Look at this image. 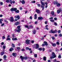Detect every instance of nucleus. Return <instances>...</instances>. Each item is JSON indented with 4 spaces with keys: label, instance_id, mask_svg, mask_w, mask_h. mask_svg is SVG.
Here are the masks:
<instances>
[{
    "label": "nucleus",
    "instance_id": "obj_38",
    "mask_svg": "<svg viewBox=\"0 0 62 62\" xmlns=\"http://www.w3.org/2000/svg\"><path fill=\"white\" fill-rule=\"evenodd\" d=\"M57 1H55L54 2V4H57Z\"/></svg>",
    "mask_w": 62,
    "mask_h": 62
},
{
    "label": "nucleus",
    "instance_id": "obj_14",
    "mask_svg": "<svg viewBox=\"0 0 62 62\" xmlns=\"http://www.w3.org/2000/svg\"><path fill=\"white\" fill-rule=\"evenodd\" d=\"M41 3L43 6H45V5L44 3H43V2L41 1Z\"/></svg>",
    "mask_w": 62,
    "mask_h": 62
},
{
    "label": "nucleus",
    "instance_id": "obj_61",
    "mask_svg": "<svg viewBox=\"0 0 62 62\" xmlns=\"http://www.w3.org/2000/svg\"><path fill=\"white\" fill-rule=\"evenodd\" d=\"M4 44V42H2V43H1V45H3Z\"/></svg>",
    "mask_w": 62,
    "mask_h": 62
},
{
    "label": "nucleus",
    "instance_id": "obj_60",
    "mask_svg": "<svg viewBox=\"0 0 62 62\" xmlns=\"http://www.w3.org/2000/svg\"><path fill=\"white\" fill-rule=\"evenodd\" d=\"M34 43V41L33 40H32L31 41V43Z\"/></svg>",
    "mask_w": 62,
    "mask_h": 62
},
{
    "label": "nucleus",
    "instance_id": "obj_47",
    "mask_svg": "<svg viewBox=\"0 0 62 62\" xmlns=\"http://www.w3.org/2000/svg\"><path fill=\"white\" fill-rule=\"evenodd\" d=\"M3 48L4 49H6V46H3Z\"/></svg>",
    "mask_w": 62,
    "mask_h": 62
},
{
    "label": "nucleus",
    "instance_id": "obj_11",
    "mask_svg": "<svg viewBox=\"0 0 62 62\" xmlns=\"http://www.w3.org/2000/svg\"><path fill=\"white\" fill-rule=\"evenodd\" d=\"M20 24V23L19 22H17L16 23H15V25H18V24Z\"/></svg>",
    "mask_w": 62,
    "mask_h": 62
},
{
    "label": "nucleus",
    "instance_id": "obj_29",
    "mask_svg": "<svg viewBox=\"0 0 62 62\" xmlns=\"http://www.w3.org/2000/svg\"><path fill=\"white\" fill-rule=\"evenodd\" d=\"M16 55V53H13L12 54V55L13 56H15Z\"/></svg>",
    "mask_w": 62,
    "mask_h": 62
},
{
    "label": "nucleus",
    "instance_id": "obj_5",
    "mask_svg": "<svg viewBox=\"0 0 62 62\" xmlns=\"http://www.w3.org/2000/svg\"><path fill=\"white\" fill-rule=\"evenodd\" d=\"M9 21L11 22H13L14 21V19H13V17L12 16L10 17V19L9 20Z\"/></svg>",
    "mask_w": 62,
    "mask_h": 62
},
{
    "label": "nucleus",
    "instance_id": "obj_54",
    "mask_svg": "<svg viewBox=\"0 0 62 62\" xmlns=\"http://www.w3.org/2000/svg\"><path fill=\"white\" fill-rule=\"evenodd\" d=\"M37 54H35L34 55V56L35 57H37Z\"/></svg>",
    "mask_w": 62,
    "mask_h": 62
},
{
    "label": "nucleus",
    "instance_id": "obj_25",
    "mask_svg": "<svg viewBox=\"0 0 62 62\" xmlns=\"http://www.w3.org/2000/svg\"><path fill=\"white\" fill-rule=\"evenodd\" d=\"M41 7L42 8V10H44V6H43V5H41Z\"/></svg>",
    "mask_w": 62,
    "mask_h": 62
},
{
    "label": "nucleus",
    "instance_id": "obj_30",
    "mask_svg": "<svg viewBox=\"0 0 62 62\" xmlns=\"http://www.w3.org/2000/svg\"><path fill=\"white\" fill-rule=\"evenodd\" d=\"M10 10L11 11H14V8H11L10 9Z\"/></svg>",
    "mask_w": 62,
    "mask_h": 62
},
{
    "label": "nucleus",
    "instance_id": "obj_45",
    "mask_svg": "<svg viewBox=\"0 0 62 62\" xmlns=\"http://www.w3.org/2000/svg\"><path fill=\"white\" fill-rule=\"evenodd\" d=\"M56 44H57V45H59V42H57L56 43Z\"/></svg>",
    "mask_w": 62,
    "mask_h": 62
},
{
    "label": "nucleus",
    "instance_id": "obj_46",
    "mask_svg": "<svg viewBox=\"0 0 62 62\" xmlns=\"http://www.w3.org/2000/svg\"><path fill=\"white\" fill-rule=\"evenodd\" d=\"M0 4L1 5H2L3 4V3L2 2H0Z\"/></svg>",
    "mask_w": 62,
    "mask_h": 62
},
{
    "label": "nucleus",
    "instance_id": "obj_26",
    "mask_svg": "<svg viewBox=\"0 0 62 62\" xmlns=\"http://www.w3.org/2000/svg\"><path fill=\"white\" fill-rule=\"evenodd\" d=\"M33 34H36V30H34L33 31Z\"/></svg>",
    "mask_w": 62,
    "mask_h": 62
},
{
    "label": "nucleus",
    "instance_id": "obj_19",
    "mask_svg": "<svg viewBox=\"0 0 62 62\" xmlns=\"http://www.w3.org/2000/svg\"><path fill=\"white\" fill-rule=\"evenodd\" d=\"M4 60H6V58H7V56L6 55H4Z\"/></svg>",
    "mask_w": 62,
    "mask_h": 62
},
{
    "label": "nucleus",
    "instance_id": "obj_21",
    "mask_svg": "<svg viewBox=\"0 0 62 62\" xmlns=\"http://www.w3.org/2000/svg\"><path fill=\"white\" fill-rule=\"evenodd\" d=\"M13 50H14V49H13V48L12 47L9 49V51L10 52H12V51H13Z\"/></svg>",
    "mask_w": 62,
    "mask_h": 62
},
{
    "label": "nucleus",
    "instance_id": "obj_43",
    "mask_svg": "<svg viewBox=\"0 0 62 62\" xmlns=\"http://www.w3.org/2000/svg\"><path fill=\"white\" fill-rule=\"evenodd\" d=\"M2 38L3 39H5V36H2Z\"/></svg>",
    "mask_w": 62,
    "mask_h": 62
},
{
    "label": "nucleus",
    "instance_id": "obj_41",
    "mask_svg": "<svg viewBox=\"0 0 62 62\" xmlns=\"http://www.w3.org/2000/svg\"><path fill=\"white\" fill-rule=\"evenodd\" d=\"M58 58L60 59L61 58V56L59 55L58 56Z\"/></svg>",
    "mask_w": 62,
    "mask_h": 62
},
{
    "label": "nucleus",
    "instance_id": "obj_32",
    "mask_svg": "<svg viewBox=\"0 0 62 62\" xmlns=\"http://www.w3.org/2000/svg\"><path fill=\"white\" fill-rule=\"evenodd\" d=\"M2 21H3V20L1 19H0V23L2 24Z\"/></svg>",
    "mask_w": 62,
    "mask_h": 62
},
{
    "label": "nucleus",
    "instance_id": "obj_27",
    "mask_svg": "<svg viewBox=\"0 0 62 62\" xmlns=\"http://www.w3.org/2000/svg\"><path fill=\"white\" fill-rule=\"evenodd\" d=\"M4 54V52H2L1 53V55H3Z\"/></svg>",
    "mask_w": 62,
    "mask_h": 62
},
{
    "label": "nucleus",
    "instance_id": "obj_22",
    "mask_svg": "<svg viewBox=\"0 0 62 62\" xmlns=\"http://www.w3.org/2000/svg\"><path fill=\"white\" fill-rule=\"evenodd\" d=\"M38 49L39 51H42V48H38Z\"/></svg>",
    "mask_w": 62,
    "mask_h": 62
},
{
    "label": "nucleus",
    "instance_id": "obj_62",
    "mask_svg": "<svg viewBox=\"0 0 62 62\" xmlns=\"http://www.w3.org/2000/svg\"><path fill=\"white\" fill-rule=\"evenodd\" d=\"M45 45L44 44H43L42 45V46H43H43H45Z\"/></svg>",
    "mask_w": 62,
    "mask_h": 62
},
{
    "label": "nucleus",
    "instance_id": "obj_1",
    "mask_svg": "<svg viewBox=\"0 0 62 62\" xmlns=\"http://www.w3.org/2000/svg\"><path fill=\"white\" fill-rule=\"evenodd\" d=\"M20 58H21L22 61H23V59H24V60H27V59L28 58V57H23V56H21L20 57Z\"/></svg>",
    "mask_w": 62,
    "mask_h": 62
},
{
    "label": "nucleus",
    "instance_id": "obj_55",
    "mask_svg": "<svg viewBox=\"0 0 62 62\" xmlns=\"http://www.w3.org/2000/svg\"><path fill=\"white\" fill-rule=\"evenodd\" d=\"M46 29L47 30H49V29L47 27H46Z\"/></svg>",
    "mask_w": 62,
    "mask_h": 62
},
{
    "label": "nucleus",
    "instance_id": "obj_34",
    "mask_svg": "<svg viewBox=\"0 0 62 62\" xmlns=\"http://www.w3.org/2000/svg\"><path fill=\"white\" fill-rule=\"evenodd\" d=\"M7 40H10V38H8L6 39Z\"/></svg>",
    "mask_w": 62,
    "mask_h": 62
},
{
    "label": "nucleus",
    "instance_id": "obj_42",
    "mask_svg": "<svg viewBox=\"0 0 62 62\" xmlns=\"http://www.w3.org/2000/svg\"><path fill=\"white\" fill-rule=\"evenodd\" d=\"M16 13H19V11L18 10H17V11H16Z\"/></svg>",
    "mask_w": 62,
    "mask_h": 62
},
{
    "label": "nucleus",
    "instance_id": "obj_37",
    "mask_svg": "<svg viewBox=\"0 0 62 62\" xmlns=\"http://www.w3.org/2000/svg\"><path fill=\"white\" fill-rule=\"evenodd\" d=\"M17 8H14V11H16V10H17Z\"/></svg>",
    "mask_w": 62,
    "mask_h": 62
},
{
    "label": "nucleus",
    "instance_id": "obj_15",
    "mask_svg": "<svg viewBox=\"0 0 62 62\" xmlns=\"http://www.w3.org/2000/svg\"><path fill=\"white\" fill-rule=\"evenodd\" d=\"M36 47L35 48V49H37V48H38L39 47V45L38 44H36Z\"/></svg>",
    "mask_w": 62,
    "mask_h": 62
},
{
    "label": "nucleus",
    "instance_id": "obj_39",
    "mask_svg": "<svg viewBox=\"0 0 62 62\" xmlns=\"http://www.w3.org/2000/svg\"><path fill=\"white\" fill-rule=\"evenodd\" d=\"M53 61L54 62H57V61H56V59L53 60Z\"/></svg>",
    "mask_w": 62,
    "mask_h": 62
},
{
    "label": "nucleus",
    "instance_id": "obj_40",
    "mask_svg": "<svg viewBox=\"0 0 62 62\" xmlns=\"http://www.w3.org/2000/svg\"><path fill=\"white\" fill-rule=\"evenodd\" d=\"M54 25H55V26H56L57 25V23H55V22H54Z\"/></svg>",
    "mask_w": 62,
    "mask_h": 62
},
{
    "label": "nucleus",
    "instance_id": "obj_8",
    "mask_svg": "<svg viewBox=\"0 0 62 62\" xmlns=\"http://www.w3.org/2000/svg\"><path fill=\"white\" fill-rule=\"evenodd\" d=\"M14 18H17L18 19H20V17L19 16V15L15 16H14Z\"/></svg>",
    "mask_w": 62,
    "mask_h": 62
},
{
    "label": "nucleus",
    "instance_id": "obj_6",
    "mask_svg": "<svg viewBox=\"0 0 62 62\" xmlns=\"http://www.w3.org/2000/svg\"><path fill=\"white\" fill-rule=\"evenodd\" d=\"M62 11V10L61 9H59V10H57V13H58V14H59L60 12H61Z\"/></svg>",
    "mask_w": 62,
    "mask_h": 62
},
{
    "label": "nucleus",
    "instance_id": "obj_18",
    "mask_svg": "<svg viewBox=\"0 0 62 62\" xmlns=\"http://www.w3.org/2000/svg\"><path fill=\"white\" fill-rule=\"evenodd\" d=\"M42 19H43V18L42 17H38V20H42Z\"/></svg>",
    "mask_w": 62,
    "mask_h": 62
},
{
    "label": "nucleus",
    "instance_id": "obj_28",
    "mask_svg": "<svg viewBox=\"0 0 62 62\" xmlns=\"http://www.w3.org/2000/svg\"><path fill=\"white\" fill-rule=\"evenodd\" d=\"M12 46L13 48H15V45L14 44H12Z\"/></svg>",
    "mask_w": 62,
    "mask_h": 62
},
{
    "label": "nucleus",
    "instance_id": "obj_24",
    "mask_svg": "<svg viewBox=\"0 0 62 62\" xmlns=\"http://www.w3.org/2000/svg\"><path fill=\"white\" fill-rule=\"evenodd\" d=\"M51 14L52 15H54V12L52 11L51 12Z\"/></svg>",
    "mask_w": 62,
    "mask_h": 62
},
{
    "label": "nucleus",
    "instance_id": "obj_35",
    "mask_svg": "<svg viewBox=\"0 0 62 62\" xmlns=\"http://www.w3.org/2000/svg\"><path fill=\"white\" fill-rule=\"evenodd\" d=\"M50 21L51 22H54V20L53 19H51L50 20Z\"/></svg>",
    "mask_w": 62,
    "mask_h": 62
},
{
    "label": "nucleus",
    "instance_id": "obj_58",
    "mask_svg": "<svg viewBox=\"0 0 62 62\" xmlns=\"http://www.w3.org/2000/svg\"><path fill=\"white\" fill-rule=\"evenodd\" d=\"M26 50H28L29 49V47H26Z\"/></svg>",
    "mask_w": 62,
    "mask_h": 62
},
{
    "label": "nucleus",
    "instance_id": "obj_31",
    "mask_svg": "<svg viewBox=\"0 0 62 62\" xmlns=\"http://www.w3.org/2000/svg\"><path fill=\"white\" fill-rule=\"evenodd\" d=\"M25 27H26V28H27L28 29H29V27H28V26L27 25H25Z\"/></svg>",
    "mask_w": 62,
    "mask_h": 62
},
{
    "label": "nucleus",
    "instance_id": "obj_16",
    "mask_svg": "<svg viewBox=\"0 0 62 62\" xmlns=\"http://www.w3.org/2000/svg\"><path fill=\"white\" fill-rule=\"evenodd\" d=\"M44 43L45 45H48V44H47V42L46 41H44Z\"/></svg>",
    "mask_w": 62,
    "mask_h": 62
},
{
    "label": "nucleus",
    "instance_id": "obj_48",
    "mask_svg": "<svg viewBox=\"0 0 62 62\" xmlns=\"http://www.w3.org/2000/svg\"><path fill=\"white\" fill-rule=\"evenodd\" d=\"M12 3H13V4H14L15 3V1L13 0L12 1Z\"/></svg>",
    "mask_w": 62,
    "mask_h": 62
},
{
    "label": "nucleus",
    "instance_id": "obj_64",
    "mask_svg": "<svg viewBox=\"0 0 62 62\" xmlns=\"http://www.w3.org/2000/svg\"><path fill=\"white\" fill-rule=\"evenodd\" d=\"M60 32H61V31H60L59 30V31H58V33H60Z\"/></svg>",
    "mask_w": 62,
    "mask_h": 62
},
{
    "label": "nucleus",
    "instance_id": "obj_33",
    "mask_svg": "<svg viewBox=\"0 0 62 62\" xmlns=\"http://www.w3.org/2000/svg\"><path fill=\"white\" fill-rule=\"evenodd\" d=\"M36 2V1H32L31 2V3H35Z\"/></svg>",
    "mask_w": 62,
    "mask_h": 62
},
{
    "label": "nucleus",
    "instance_id": "obj_2",
    "mask_svg": "<svg viewBox=\"0 0 62 62\" xmlns=\"http://www.w3.org/2000/svg\"><path fill=\"white\" fill-rule=\"evenodd\" d=\"M21 26H18L17 27V28L18 29H17L16 30V31L17 32H18V33H19L20 32V31H21Z\"/></svg>",
    "mask_w": 62,
    "mask_h": 62
},
{
    "label": "nucleus",
    "instance_id": "obj_20",
    "mask_svg": "<svg viewBox=\"0 0 62 62\" xmlns=\"http://www.w3.org/2000/svg\"><path fill=\"white\" fill-rule=\"evenodd\" d=\"M45 4L46 5L45 7L46 8H47V7H48V6L47 4H48V3L47 2H45Z\"/></svg>",
    "mask_w": 62,
    "mask_h": 62
},
{
    "label": "nucleus",
    "instance_id": "obj_53",
    "mask_svg": "<svg viewBox=\"0 0 62 62\" xmlns=\"http://www.w3.org/2000/svg\"><path fill=\"white\" fill-rule=\"evenodd\" d=\"M43 49V50H42V51L43 52H44V51H45V48H42Z\"/></svg>",
    "mask_w": 62,
    "mask_h": 62
},
{
    "label": "nucleus",
    "instance_id": "obj_10",
    "mask_svg": "<svg viewBox=\"0 0 62 62\" xmlns=\"http://www.w3.org/2000/svg\"><path fill=\"white\" fill-rule=\"evenodd\" d=\"M56 55H53L52 57H50V58H55V57H56Z\"/></svg>",
    "mask_w": 62,
    "mask_h": 62
},
{
    "label": "nucleus",
    "instance_id": "obj_49",
    "mask_svg": "<svg viewBox=\"0 0 62 62\" xmlns=\"http://www.w3.org/2000/svg\"><path fill=\"white\" fill-rule=\"evenodd\" d=\"M59 36L60 37H62V34H59Z\"/></svg>",
    "mask_w": 62,
    "mask_h": 62
},
{
    "label": "nucleus",
    "instance_id": "obj_63",
    "mask_svg": "<svg viewBox=\"0 0 62 62\" xmlns=\"http://www.w3.org/2000/svg\"><path fill=\"white\" fill-rule=\"evenodd\" d=\"M52 38L53 39H55L54 37H52Z\"/></svg>",
    "mask_w": 62,
    "mask_h": 62
},
{
    "label": "nucleus",
    "instance_id": "obj_44",
    "mask_svg": "<svg viewBox=\"0 0 62 62\" xmlns=\"http://www.w3.org/2000/svg\"><path fill=\"white\" fill-rule=\"evenodd\" d=\"M6 2H7V3H9V0H7Z\"/></svg>",
    "mask_w": 62,
    "mask_h": 62
},
{
    "label": "nucleus",
    "instance_id": "obj_17",
    "mask_svg": "<svg viewBox=\"0 0 62 62\" xmlns=\"http://www.w3.org/2000/svg\"><path fill=\"white\" fill-rule=\"evenodd\" d=\"M60 6V4L59 3H57V7H59Z\"/></svg>",
    "mask_w": 62,
    "mask_h": 62
},
{
    "label": "nucleus",
    "instance_id": "obj_9",
    "mask_svg": "<svg viewBox=\"0 0 62 62\" xmlns=\"http://www.w3.org/2000/svg\"><path fill=\"white\" fill-rule=\"evenodd\" d=\"M20 2L22 4H25V1L24 0H22V1H20Z\"/></svg>",
    "mask_w": 62,
    "mask_h": 62
},
{
    "label": "nucleus",
    "instance_id": "obj_59",
    "mask_svg": "<svg viewBox=\"0 0 62 62\" xmlns=\"http://www.w3.org/2000/svg\"><path fill=\"white\" fill-rule=\"evenodd\" d=\"M10 3L11 4H12V0H10Z\"/></svg>",
    "mask_w": 62,
    "mask_h": 62
},
{
    "label": "nucleus",
    "instance_id": "obj_4",
    "mask_svg": "<svg viewBox=\"0 0 62 62\" xmlns=\"http://www.w3.org/2000/svg\"><path fill=\"white\" fill-rule=\"evenodd\" d=\"M25 43L26 44H29L30 43V40L28 39H27L26 40Z\"/></svg>",
    "mask_w": 62,
    "mask_h": 62
},
{
    "label": "nucleus",
    "instance_id": "obj_50",
    "mask_svg": "<svg viewBox=\"0 0 62 62\" xmlns=\"http://www.w3.org/2000/svg\"><path fill=\"white\" fill-rule=\"evenodd\" d=\"M4 25H5L4 23H3L1 25V26H4Z\"/></svg>",
    "mask_w": 62,
    "mask_h": 62
},
{
    "label": "nucleus",
    "instance_id": "obj_13",
    "mask_svg": "<svg viewBox=\"0 0 62 62\" xmlns=\"http://www.w3.org/2000/svg\"><path fill=\"white\" fill-rule=\"evenodd\" d=\"M52 45L54 47H55V46H56V44L55 43H52Z\"/></svg>",
    "mask_w": 62,
    "mask_h": 62
},
{
    "label": "nucleus",
    "instance_id": "obj_36",
    "mask_svg": "<svg viewBox=\"0 0 62 62\" xmlns=\"http://www.w3.org/2000/svg\"><path fill=\"white\" fill-rule=\"evenodd\" d=\"M12 37L13 38H15V35L14 34H13L12 35Z\"/></svg>",
    "mask_w": 62,
    "mask_h": 62
},
{
    "label": "nucleus",
    "instance_id": "obj_23",
    "mask_svg": "<svg viewBox=\"0 0 62 62\" xmlns=\"http://www.w3.org/2000/svg\"><path fill=\"white\" fill-rule=\"evenodd\" d=\"M43 59L44 60H45V61H46V57L45 56L43 57Z\"/></svg>",
    "mask_w": 62,
    "mask_h": 62
},
{
    "label": "nucleus",
    "instance_id": "obj_52",
    "mask_svg": "<svg viewBox=\"0 0 62 62\" xmlns=\"http://www.w3.org/2000/svg\"><path fill=\"white\" fill-rule=\"evenodd\" d=\"M30 18L31 20H32V16H31L30 17Z\"/></svg>",
    "mask_w": 62,
    "mask_h": 62
},
{
    "label": "nucleus",
    "instance_id": "obj_57",
    "mask_svg": "<svg viewBox=\"0 0 62 62\" xmlns=\"http://www.w3.org/2000/svg\"><path fill=\"white\" fill-rule=\"evenodd\" d=\"M54 20L56 21V20H57V18L56 17H55L54 18Z\"/></svg>",
    "mask_w": 62,
    "mask_h": 62
},
{
    "label": "nucleus",
    "instance_id": "obj_12",
    "mask_svg": "<svg viewBox=\"0 0 62 62\" xmlns=\"http://www.w3.org/2000/svg\"><path fill=\"white\" fill-rule=\"evenodd\" d=\"M37 14H35L34 15V19L35 20L36 19H37Z\"/></svg>",
    "mask_w": 62,
    "mask_h": 62
},
{
    "label": "nucleus",
    "instance_id": "obj_56",
    "mask_svg": "<svg viewBox=\"0 0 62 62\" xmlns=\"http://www.w3.org/2000/svg\"><path fill=\"white\" fill-rule=\"evenodd\" d=\"M20 47H17V50H20Z\"/></svg>",
    "mask_w": 62,
    "mask_h": 62
},
{
    "label": "nucleus",
    "instance_id": "obj_3",
    "mask_svg": "<svg viewBox=\"0 0 62 62\" xmlns=\"http://www.w3.org/2000/svg\"><path fill=\"white\" fill-rule=\"evenodd\" d=\"M57 32V31H53V29H51V31H49L50 33H54Z\"/></svg>",
    "mask_w": 62,
    "mask_h": 62
},
{
    "label": "nucleus",
    "instance_id": "obj_7",
    "mask_svg": "<svg viewBox=\"0 0 62 62\" xmlns=\"http://www.w3.org/2000/svg\"><path fill=\"white\" fill-rule=\"evenodd\" d=\"M36 12L38 13H40L41 12V11L37 9L36 10Z\"/></svg>",
    "mask_w": 62,
    "mask_h": 62
},
{
    "label": "nucleus",
    "instance_id": "obj_51",
    "mask_svg": "<svg viewBox=\"0 0 62 62\" xmlns=\"http://www.w3.org/2000/svg\"><path fill=\"white\" fill-rule=\"evenodd\" d=\"M52 54L53 55H55V54H54V52H53L52 53Z\"/></svg>",
    "mask_w": 62,
    "mask_h": 62
}]
</instances>
